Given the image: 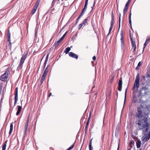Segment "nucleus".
Returning a JSON list of instances; mask_svg holds the SVG:
<instances>
[{
    "mask_svg": "<svg viewBox=\"0 0 150 150\" xmlns=\"http://www.w3.org/2000/svg\"><path fill=\"white\" fill-rule=\"evenodd\" d=\"M136 87L135 86H134V85L132 87V90H133L134 91V90L135 88Z\"/></svg>",
    "mask_w": 150,
    "mask_h": 150,
    "instance_id": "41",
    "label": "nucleus"
},
{
    "mask_svg": "<svg viewBox=\"0 0 150 150\" xmlns=\"http://www.w3.org/2000/svg\"><path fill=\"white\" fill-rule=\"evenodd\" d=\"M130 40L131 42L132 46L133 47L134 46L136 45L135 42L132 40V39L131 38H130Z\"/></svg>",
    "mask_w": 150,
    "mask_h": 150,
    "instance_id": "23",
    "label": "nucleus"
},
{
    "mask_svg": "<svg viewBox=\"0 0 150 150\" xmlns=\"http://www.w3.org/2000/svg\"><path fill=\"white\" fill-rule=\"evenodd\" d=\"M146 40H148V41L149 42L150 40V37H148Z\"/></svg>",
    "mask_w": 150,
    "mask_h": 150,
    "instance_id": "42",
    "label": "nucleus"
},
{
    "mask_svg": "<svg viewBox=\"0 0 150 150\" xmlns=\"http://www.w3.org/2000/svg\"><path fill=\"white\" fill-rule=\"evenodd\" d=\"M136 143L137 147V148H140L141 144V141L139 139L137 140Z\"/></svg>",
    "mask_w": 150,
    "mask_h": 150,
    "instance_id": "13",
    "label": "nucleus"
},
{
    "mask_svg": "<svg viewBox=\"0 0 150 150\" xmlns=\"http://www.w3.org/2000/svg\"><path fill=\"white\" fill-rule=\"evenodd\" d=\"M131 13H130V15H129V18H130H130H131Z\"/></svg>",
    "mask_w": 150,
    "mask_h": 150,
    "instance_id": "51",
    "label": "nucleus"
},
{
    "mask_svg": "<svg viewBox=\"0 0 150 150\" xmlns=\"http://www.w3.org/2000/svg\"><path fill=\"white\" fill-rule=\"evenodd\" d=\"M83 24V23H82V24H80L79 25V29H80L82 27V26Z\"/></svg>",
    "mask_w": 150,
    "mask_h": 150,
    "instance_id": "39",
    "label": "nucleus"
},
{
    "mask_svg": "<svg viewBox=\"0 0 150 150\" xmlns=\"http://www.w3.org/2000/svg\"><path fill=\"white\" fill-rule=\"evenodd\" d=\"M13 122H12V123H11V124L10 125V131L9 132V135H11L12 132V130L13 129Z\"/></svg>",
    "mask_w": 150,
    "mask_h": 150,
    "instance_id": "14",
    "label": "nucleus"
},
{
    "mask_svg": "<svg viewBox=\"0 0 150 150\" xmlns=\"http://www.w3.org/2000/svg\"><path fill=\"white\" fill-rule=\"evenodd\" d=\"M134 85L137 88L139 87V76H136Z\"/></svg>",
    "mask_w": 150,
    "mask_h": 150,
    "instance_id": "5",
    "label": "nucleus"
},
{
    "mask_svg": "<svg viewBox=\"0 0 150 150\" xmlns=\"http://www.w3.org/2000/svg\"><path fill=\"white\" fill-rule=\"evenodd\" d=\"M74 146V144H73L70 147L68 148L67 150H71V149Z\"/></svg>",
    "mask_w": 150,
    "mask_h": 150,
    "instance_id": "30",
    "label": "nucleus"
},
{
    "mask_svg": "<svg viewBox=\"0 0 150 150\" xmlns=\"http://www.w3.org/2000/svg\"><path fill=\"white\" fill-rule=\"evenodd\" d=\"M120 20H119V27H120Z\"/></svg>",
    "mask_w": 150,
    "mask_h": 150,
    "instance_id": "45",
    "label": "nucleus"
},
{
    "mask_svg": "<svg viewBox=\"0 0 150 150\" xmlns=\"http://www.w3.org/2000/svg\"><path fill=\"white\" fill-rule=\"evenodd\" d=\"M127 89H126V90L125 91V99H124V104H125V102L126 96H127Z\"/></svg>",
    "mask_w": 150,
    "mask_h": 150,
    "instance_id": "28",
    "label": "nucleus"
},
{
    "mask_svg": "<svg viewBox=\"0 0 150 150\" xmlns=\"http://www.w3.org/2000/svg\"><path fill=\"white\" fill-rule=\"evenodd\" d=\"M92 139L90 140L89 142V149L90 150H92V148H93V147L92 146H91Z\"/></svg>",
    "mask_w": 150,
    "mask_h": 150,
    "instance_id": "21",
    "label": "nucleus"
},
{
    "mask_svg": "<svg viewBox=\"0 0 150 150\" xmlns=\"http://www.w3.org/2000/svg\"><path fill=\"white\" fill-rule=\"evenodd\" d=\"M141 65V62H139L138 64V65L139 66H140Z\"/></svg>",
    "mask_w": 150,
    "mask_h": 150,
    "instance_id": "44",
    "label": "nucleus"
},
{
    "mask_svg": "<svg viewBox=\"0 0 150 150\" xmlns=\"http://www.w3.org/2000/svg\"><path fill=\"white\" fill-rule=\"evenodd\" d=\"M121 13H120L119 14V20H120V17H121Z\"/></svg>",
    "mask_w": 150,
    "mask_h": 150,
    "instance_id": "49",
    "label": "nucleus"
},
{
    "mask_svg": "<svg viewBox=\"0 0 150 150\" xmlns=\"http://www.w3.org/2000/svg\"><path fill=\"white\" fill-rule=\"evenodd\" d=\"M88 19H85L83 21V24H86L87 23V21Z\"/></svg>",
    "mask_w": 150,
    "mask_h": 150,
    "instance_id": "34",
    "label": "nucleus"
},
{
    "mask_svg": "<svg viewBox=\"0 0 150 150\" xmlns=\"http://www.w3.org/2000/svg\"><path fill=\"white\" fill-rule=\"evenodd\" d=\"M48 66L46 68L45 70L43 73V74H44V75H45L46 76L47 75V74L48 72Z\"/></svg>",
    "mask_w": 150,
    "mask_h": 150,
    "instance_id": "20",
    "label": "nucleus"
},
{
    "mask_svg": "<svg viewBox=\"0 0 150 150\" xmlns=\"http://www.w3.org/2000/svg\"><path fill=\"white\" fill-rule=\"evenodd\" d=\"M69 56L73 58H76V59H77L78 58V56L72 52H70L69 53Z\"/></svg>",
    "mask_w": 150,
    "mask_h": 150,
    "instance_id": "12",
    "label": "nucleus"
},
{
    "mask_svg": "<svg viewBox=\"0 0 150 150\" xmlns=\"http://www.w3.org/2000/svg\"><path fill=\"white\" fill-rule=\"evenodd\" d=\"M67 32H66L63 35V36L61 38H62L63 39H64V37H65V35H66V34L67 33Z\"/></svg>",
    "mask_w": 150,
    "mask_h": 150,
    "instance_id": "36",
    "label": "nucleus"
},
{
    "mask_svg": "<svg viewBox=\"0 0 150 150\" xmlns=\"http://www.w3.org/2000/svg\"><path fill=\"white\" fill-rule=\"evenodd\" d=\"M121 38L120 39V40L121 41V43L122 45H123L124 43H123V37L122 35V33H121Z\"/></svg>",
    "mask_w": 150,
    "mask_h": 150,
    "instance_id": "18",
    "label": "nucleus"
},
{
    "mask_svg": "<svg viewBox=\"0 0 150 150\" xmlns=\"http://www.w3.org/2000/svg\"><path fill=\"white\" fill-rule=\"evenodd\" d=\"M19 67V66H18L17 67V69Z\"/></svg>",
    "mask_w": 150,
    "mask_h": 150,
    "instance_id": "57",
    "label": "nucleus"
},
{
    "mask_svg": "<svg viewBox=\"0 0 150 150\" xmlns=\"http://www.w3.org/2000/svg\"><path fill=\"white\" fill-rule=\"evenodd\" d=\"M3 17H3H1V18H2Z\"/></svg>",
    "mask_w": 150,
    "mask_h": 150,
    "instance_id": "56",
    "label": "nucleus"
},
{
    "mask_svg": "<svg viewBox=\"0 0 150 150\" xmlns=\"http://www.w3.org/2000/svg\"><path fill=\"white\" fill-rule=\"evenodd\" d=\"M6 143L4 144L3 145L2 147V150H6Z\"/></svg>",
    "mask_w": 150,
    "mask_h": 150,
    "instance_id": "25",
    "label": "nucleus"
},
{
    "mask_svg": "<svg viewBox=\"0 0 150 150\" xmlns=\"http://www.w3.org/2000/svg\"><path fill=\"white\" fill-rule=\"evenodd\" d=\"M96 59V57L95 56H94L93 57V59L94 60H95Z\"/></svg>",
    "mask_w": 150,
    "mask_h": 150,
    "instance_id": "43",
    "label": "nucleus"
},
{
    "mask_svg": "<svg viewBox=\"0 0 150 150\" xmlns=\"http://www.w3.org/2000/svg\"><path fill=\"white\" fill-rule=\"evenodd\" d=\"M119 145H118V148H117V150H119Z\"/></svg>",
    "mask_w": 150,
    "mask_h": 150,
    "instance_id": "53",
    "label": "nucleus"
},
{
    "mask_svg": "<svg viewBox=\"0 0 150 150\" xmlns=\"http://www.w3.org/2000/svg\"><path fill=\"white\" fill-rule=\"evenodd\" d=\"M129 23L130 24V25L131 26V18H129Z\"/></svg>",
    "mask_w": 150,
    "mask_h": 150,
    "instance_id": "40",
    "label": "nucleus"
},
{
    "mask_svg": "<svg viewBox=\"0 0 150 150\" xmlns=\"http://www.w3.org/2000/svg\"><path fill=\"white\" fill-rule=\"evenodd\" d=\"M114 79V77H113L110 80V82H112V81H113V80Z\"/></svg>",
    "mask_w": 150,
    "mask_h": 150,
    "instance_id": "50",
    "label": "nucleus"
},
{
    "mask_svg": "<svg viewBox=\"0 0 150 150\" xmlns=\"http://www.w3.org/2000/svg\"><path fill=\"white\" fill-rule=\"evenodd\" d=\"M137 112L136 113V116L138 117L137 119H139V117H142V112L140 108H137Z\"/></svg>",
    "mask_w": 150,
    "mask_h": 150,
    "instance_id": "3",
    "label": "nucleus"
},
{
    "mask_svg": "<svg viewBox=\"0 0 150 150\" xmlns=\"http://www.w3.org/2000/svg\"><path fill=\"white\" fill-rule=\"evenodd\" d=\"M122 88V86H119L118 88V89L119 91H120L121 90Z\"/></svg>",
    "mask_w": 150,
    "mask_h": 150,
    "instance_id": "37",
    "label": "nucleus"
},
{
    "mask_svg": "<svg viewBox=\"0 0 150 150\" xmlns=\"http://www.w3.org/2000/svg\"><path fill=\"white\" fill-rule=\"evenodd\" d=\"M48 55H49L48 54L47 55L46 59L45 61V62L44 63V67H45V66L47 64V60H48Z\"/></svg>",
    "mask_w": 150,
    "mask_h": 150,
    "instance_id": "22",
    "label": "nucleus"
},
{
    "mask_svg": "<svg viewBox=\"0 0 150 150\" xmlns=\"http://www.w3.org/2000/svg\"><path fill=\"white\" fill-rule=\"evenodd\" d=\"M133 48H134V50H133V52H136V45L134 46L133 47H132Z\"/></svg>",
    "mask_w": 150,
    "mask_h": 150,
    "instance_id": "32",
    "label": "nucleus"
},
{
    "mask_svg": "<svg viewBox=\"0 0 150 150\" xmlns=\"http://www.w3.org/2000/svg\"><path fill=\"white\" fill-rule=\"evenodd\" d=\"M148 135H149V136H150V131H149V134H148Z\"/></svg>",
    "mask_w": 150,
    "mask_h": 150,
    "instance_id": "52",
    "label": "nucleus"
},
{
    "mask_svg": "<svg viewBox=\"0 0 150 150\" xmlns=\"http://www.w3.org/2000/svg\"><path fill=\"white\" fill-rule=\"evenodd\" d=\"M113 16V12H112V16Z\"/></svg>",
    "mask_w": 150,
    "mask_h": 150,
    "instance_id": "55",
    "label": "nucleus"
},
{
    "mask_svg": "<svg viewBox=\"0 0 150 150\" xmlns=\"http://www.w3.org/2000/svg\"><path fill=\"white\" fill-rule=\"evenodd\" d=\"M140 66L137 65V67H136V69H139Z\"/></svg>",
    "mask_w": 150,
    "mask_h": 150,
    "instance_id": "46",
    "label": "nucleus"
},
{
    "mask_svg": "<svg viewBox=\"0 0 150 150\" xmlns=\"http://www.w3.org/2000/svg\"><path fill=\"white\" fill-rule=\"evenodd\" d=\"M7 38H8L7 41L9 42V46L11 45V42L10 38H11V34L10 33L9 30H8V33L7 34Z\"/></svg>",
    "mask_w": 150,
    "mask_h": 150,
    "instance_id": "9",
    "label": "nucleus"
},
{
    "mask_svg": "<svg viewBox=\"0 0 150 150\" xmlns=\"http://www.w3.org/2000/svg\"><path fill=\"white\" fill-rule=\"evenodd\" d=\"M71 48L69 47H68L67 48L65 49V50L64 52L66 54H67L68 53L70 50Z\"/></svg>",
    "mask_w": 150,
    "mask_h": 150,
    "instance_id": "19",
    "label": "nucleus"
},
{
    "mask_svg": "<svg viewBox=\"0 0 150 150\" xmlns=\"http://www.w3.org/2000/svg\"><path fill=\"white\" fill-rule=\"evenodd\" d=\"M91 112H90V116H89V118H88V122H87V123H86V128H87V126H88V123H88V122H89V119H90V117H91Z\"/></svg>",
    "mask_w": 150,
    "mask_h": 150,
    "instance_id": "29",
    "label": "nucleus"
},
{
    "mask_svg": "<svg viewBox=\"0 0 150 150\" xmlns=\"http://www.w3.org/2000/svg\"><path fill=\"white\" fill-rule=\"evenodd\" d=\"M10 71L8 70H6L5 73L1 76L0 80L5 82L7 81L8 79V75Z\"/></svg>",
    "mask_w": 150,
    "mask_h": 150,
    "instance_id": "2",
    "label": "nucleus"
},
{
    "mask_svg": "<svg viewBox=\"0 0 150 150\" xmlns=\"http://www.w3.org/2000/svg\"><path fill=\"white\" fill-rule=\"evenodd\" d=\"M134 143V142L133 140H131V141L130 142V144L132 145V144H133Z\"/></svg>",
    "mask_w": 150,
    "mask_h": 150,
    "instance_id": "38",
    "label": "nucleus"
},
{
    "mask_svg": "<svg viewBox=\"0 0 150 150\" xmlns=\"http://www.w3.org/2000/svg\"><path fill=\"white\" fill-rule=\"evenodd\" d=\"M67 32H66L63 35V36L61 38H62L63 39H64V37H65V35H66V34L67 33Z\"/></svg>",
    "mask_w": 150,
    "mask_h": 150,
    "instance_id": "35",
    "label": "nucleus"
},
{
    "mask_svg": "<svg viewBox=\"0 0 150 150\" xmlns=\"http://www.w3.org/2000/svg\"><path fill=\"white\" fill-rule=\"evenodd\" d=\"M63 39L61 38L57 41L55 43V46L57 47L59 45V44L62 41Z\"/></svg>",
    "mask_w": 150,
    "mask_h": 150,
    "instance_id": "15",
    "label": "nucleus"
},
{
    "mask_svg": "<svg viewBox=\"0 0 150 150\" xmlns=\"http://www.w3.org/2000/svg\"><path fill=\"white\" fill-rule=\"evenodd\" d=\"M17 111L16 112V115H19V106H17Z\"/></svg>",
    "mask_w": 150,
    "mask_h": 150,
    "instance_id": "31",
    "label": "nucleus"
},
{
    "mask_svg": "<svg viewBox=\"0 0 150 150\" xmlns=\"http://www.w3.org/2000/svg\"><path fill=\"white\" fill-rule=\"evenodd\" d=\"M149 89V88L146 86H145L142 87V90H144L145 91H146L147 90H148Z\"/></svg>",
    "mask_w": 150,
    "mask_h": 150,
    "instance_id": "24",
    "label": "nucleus"
},
{
    "mask_svg": "<svg viewBox=\"0 0 150 150\" xmlns=\"http://www.w3.org/2000/svg\"><path fill=\"white\" fill-rule=\"evenodd\" d=\"M148 119L145 118L142 120L137 119V124L138 125L139 128L140 130L144 131L145 130L147 131L148 129L149 124L148 121Z\"/></svg>",
    "mask_w": 150,
    "mask_h": 150,
    "instance_id": "1",
    "label": "nucleus"
},
{
    "mask_svg": "<svg viewBox=\"0 0 150 150\" xmlns=\"http://www.w3.org/2000/svg\"><path fill=\"white\" fill-rule=\"evenodd\" d=\"M95 4H96L95 1V0H94V3H93V7H94L95 5Z\"/></svg>",
    "mask_w": 150,
    "mask_h": 150,
    "instance_id": "48",
    "label": "nucleus"
},
{
    "mask_svg": "<svg viewBox=\"0 0 150 150\" xmlns=\"http://www.w3.org/2000/svg\"><path fill=\"white\" fill-rule=\"evenodd\" d=\"M149 42L148 41V40H146V42H145L144 45V47L143 49H144L145 48V47H146V45L148 44Z\"/></svg>",
    "mask_w": 150,
    "mask_h": 150,
    "instance_id": "27",
    "label": "nucleus"
},
{
    "mask_svg": "<svg viewBox=\"0 0 150 150\" xmlns=\"http://www.w3.org/2000/svg\"><path fill=\"white\" fill-rule=\"evenodd\" d=\"M28 122H29V118H28L27 120V122H26V123L25 126V132H26V131H27V127H28Z\"/></svg>",
    "mask_w": 150,
    "mask_h": 150,
    "instance_id": "17",
    "label": "nucleus"
},
{
    "mask_svg": "<svg viewBox=\"0 0 150 150\" xmlns=\"http://www.w3.org/2000/svg\"><path fill=\"white\" fill-rule=\"evenodd\" d=\"M52 93H51L50 94V95L49 96V97H50V96L51 95Z\"/></svg>",
    "mask_w": 150,
    "mask_h": 150,
    "instance_id": "54",
    "label": "nucleus"
},
{
    "mask_svg": "<svg viewBox=\"0 0 150 150\" xmlns=\"http://www.w3.org/2000/svg\"><path fill=\"white\" fill-rule=\"evenodd\" d=\"M150 138V136H149V135H148V136L146 137V141H148L149 140V139Z\"/></svg>",
    "mask_w": 150,
    "mask_h": 150,
    "instance_id": "33",
    "label": "nucleus"
},
{
    "mask_svg": "<svg viewBox=\"0 0 150 150\" xmlns=\"http://www.w3.org/2000/svg\"><path fill=\"white\" fill-rule=\"evenodd\" d=\"M113 21H114V16H112V19L111 21V26L109 30L108 34H110L112 30L113 25Z\"/></svg>",
    "mask_w": 150,
    "mask_h": 150,
    "instance_id": "11",
    "label": "nucleus"
},
{
    "mask_svg": "<svg viewBox=\"0 0 150 150\" xmlns=\"http://www.w3.org/2000/svg\"><path fill=\"white\" fill-rule=\"evenodd\" d=\"M46 76L45 75H44V74L42 75V76L41 79H40V82H41V83H42L43 82L44 79H45V77Z\"/></svg>",
    "mask_w": 150,
    "mask_h": 150,
    "instance_id": "16",
    "label": "nucleus"
},
{
    "mask_svg": "<svg viewBox=\"0 0 150 150\" xmlns=\"http://www.w3.org/2000/svg\"><path fill=\"white\" fill-rule=\"evenodd\" d=\"M22 109V108L21 106H19V112H20V111Z\"/></svg>",
    "mask_w": 150,
    "mask_h": 150,
    "instance_id": "47",
    "label": "nucleus"
},
{
    "mask_svg": "<svg viewBox=\"0 0 150 150\" xmlns=\"http://www.w3.org/2000/svg\"><path fill=\"white\" fill-rule=\"evenodd\" d=\"M58 1H59V0H58Z\"/></svg>",
    "mask_w": 150,
    "mask_h": 150,
    "instance_id": "58",
    "label": "nucleus"
},
{
    "mask_svg": "<svg viewBox=\"0 0 150 150\" xmlns=\"http://www.w3.org/2000/svg\"><path fill=\"white\" fill-rule=\"evenodd\" d=\"M130 1L131 0H128L125 6V8L124 9L123 13L124 14H125V12L127 11L128 7L129 5V4Z\"/></svg>",
    "mask_w": 150,
    "mask_h": 150,
    "instance_id": "10",
    "label": "nucleus"
},
{
    "mask_svg": "<svg viewBox=\"0 0 150 150\" xmlns=\"http://www.w3.org/2000/svg\"><path fill=\"white\" fill-rule=\"evenodd\" d=\"M27 55V54H24L21 57V60H20V63L19 64V66H22L23 63H24L25 60V59L26 58V55Z\"/></svg>",
    "mask_w": 150,
    "mask_h": 150,
    "instance_id": "7",
    "label": "nucleus"
},
{
    "mask_svg": "<svg viewBox=\"0 0 150 150\" xmlns=\"http://www.w3.org/2000/svg\"><path fill=\"white\" fill-rule=\"evenodd\" d=\"M40 0H39L36 4L34 7L33 10L32 11V14L34 13L37 10V8L39 6Z\"/></svg>",
    "mask_w": 150,
    "mask_h": 150,
    "instance_id": "8",
    "label": "nucleus"
},
{
    "mask_svg": "<svg viewBox=\"0 0 150 150\" xmlns=\"http://www.w3.org/2000/svg\"><path fill=\"white\" fill-rule=\"evenodd\" d=\"M88 0H86L84 8L83 9L82 11L81 12V13L80 15L78 17V19H79V18L82 16V15H83L84 13V11H85L86 9L87 8V6L88 5Z\"/></svg>",
    "mask_w": 150,
    "mask_h": 150,
    "instance_id": "4",
    "label": "nucleus"
},
{
    "mask_svg": "<svg viewBox=\"0 0 150 150\" xmlns=\"http://www.w3.org/2000/svg\"><path fill=\"white\" fill-rule=\"evenodd\" d=\"M15 96L14 98V104L15 105L16 104L18 100V88L16 87V89L15 91Z\"/></svg>",
    "mask_w": 150,
    "mask_h": 150,
    "instance_id": "6",
    "label": "nucleus"
},
{
    "mask_svg": "<svg viewBox=\"0 0 150 150\" xmlns=\"http://www.w3.org/2000/svg\"><path fill=\"white\" fill-rule=\"evenodd\" d=\"M122 81L121 79V78L120 80L119 83H118V86H122Z\"/></svg>",
    "mask_w": 150,
    "mask_h": 150,
    "instance_id": "26",
    "label": "nucleus"
}]
</instances>
